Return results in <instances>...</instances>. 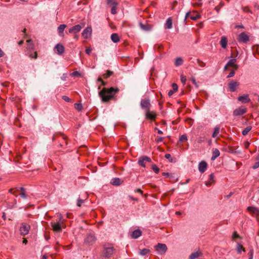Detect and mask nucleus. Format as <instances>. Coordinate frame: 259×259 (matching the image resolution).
Returning a JSON list of instances; mask_svg holds the SVG:
<instances>
[{
  "mask_svg": "<svg viewBox=\"0 0 259 259\" xmlns=\"http://www.w3.org/2000/svg\"><path fill=\"white\" fill-rule=\"evenodd\" d=\"M118 88H103L99 93V95L101 98L103 102H108L110 100L114 99V95L119 92Z\"/></svg>",
  "mask_w": 259,
  "mask_h": 259,
  "instance_id": "obj_1",
  "label": "nucleus"
},
{
  "mask_svg": "<svg viewBox=\"0 0 259 259\" xmlns=\"http://www.w3.org/2000/svg\"><path fill=\"white\" fill-rule=\"evenodd\" d=\"M227 39L226 37L223 36L220 40V45L223 48H226L227 45Z\"/></svg>",
  "mask_w": 259,
  "mask_h": 259,
  "instance_id": "obj_23",
  "label": "nucleus"
},
{
  "mask_svg": "<svg viewBox=\"0 0 259 259\" xmlns=\"http://www.w3.org/2000/svg\"><path fill=\"white\" fill-rule=\"evenodd\" d=\"M83 200L82 199H78L77 200V205L78 206H80L81 204L83 203Z\"/></svg>",
  "mask_w": 259,
  "mask_h": 259,
  "instance_id": "obj_50",
  "label": "nucleus"
},
{
  "mask_svg": "<svg viewBox=\"0 0 259 259\" xmlns=\"http://www.w3.org/2000/svg\"><path fill=\"white\" fill-rule=\"evenodd\" d=\"M150 250L149 249L144 248L140 250L139 254L142 255H146L150 252Z\"/></svg>",
  "mask_w": 259,
  "mask_h": 259,
  "instance_id": "obj_30",
  "label": "nucleus"
},
{
  "mask_svg": "<svg viewBox=\"0 0 259 259\" xmlns=\"http://www.w3.org/2000/svg\"><path fill=\"white\" fill-rule=\"evenodd\" d=\"M62 99L67 102H70L71 99L66 96H63Z\"/></svg>",
  "mask_w": 259,
  "mask_h": 259,
  "instance_id": "obj_44",
  "label": "nucleus"
},
{
  "mask_svg": "<svg viewBox=\"0 0 259 259\" xmlns=\"http://www.w3.org/2000/svg\"><path fill=\"white\" fill-rule=\"evenodd\" d=\"M183 63V60L181 57L177 58L175 60V65L176 66H180L182 65Z\"/></svg>",
  "mask_w": 259,
  "mask_h": 259,
  "instance_id": "obj_25",
  "label": "nucleus"
},
{
  "mask_svg": "<svg viewBox=\"0 0 259 259\" xmlns=\"http://www.w3.org/2000/svg\"><path fill=\"white\" fill-rule=\"evenodd\" d=\"M145 162L143 160V158L142 157H141L139 158V161H138V163L140 165H141L142 167H145Z\"/></svg>",
  "mask_w": 259,
  "mask_h": 259,
  "instance_id": "obj_38",
  "label": "nucleus"
},
{
  "mask_svg": "<svg viewBox=\"0 0 259 259\" xmlns=\"http://www.w3.org/2000/svg\"><path fill=\"white\" fill-rule=\"evenodd\" d=\"M235 74V72L234 70H232L230 73L229 74V75L227 76V78H231L233 76H234Z\"/></svg>",
  "mask_w": 259,
  "mask_h": 259,
  "instance_id": "obj_45",
  "label": "nucleus"
},
{
  "mask_svg": "<svg viewBox=\"0 0 259 259\" xmlns=\"http://www.w3.org/2000/svg\"><path fill=\"white\" fill-rule=\"evenodd\" d=\"M242 10L246 13H250L251 11L248 7H242Z\"/></svg>",
  "mask_w": 259,
  "mask_h": 259,
  "instance_id": "obj_49",
  "label": "nucleus"
},
{
  "mask_svg": "<svg viewBox=\"0 0 259 259\" xmlns=\"http://www.w3.org/2000/svg\"><path fill=\"white\" fill-rule=\"evenodd\" d=\"M140 106L142 109L145 110V112L148 111L151 106L150 99L149 98L142 99L140 102Z\"/></svg>",
  "mask_w": 259,
  "mask_h": 259,
  "instance_id": "obj_3",
  "label": "nucleus"
},
{
  "mask_svg": "<svg viewBox=\"0 0 259 259\" xmlns=\"http://www.w3.org/2000/svg\"><path fill=\"white\" fill-rule=\"evenodd\" d=\"M143 158V160L145 161V162H151V159L150 157L148 156H144L142 157Z\"/></svg>",
  "mask_w": 259,
  "mask_h": 259,
  "instance_id": "obj_48",
  "label": "nucleus"
},
{
  "mask_svg": "<svg viewBox=\"0 0 259 259\" xmlns=\"http://www.w3.org/2000/svg\"><path fill=\"white\" fill-rule=\"evenodd\" d=\"M238 100L242 103H247L250 101L248 94H244L239 96L238 98Z\"/></svg>",
  "mask_w": 259,
  "mask_h": 259,
  "instance_id": "obj_13",
  "label": "nucleus"
},
{
  "mask_svg": "<svg viewBox=\"0 0 259 259\" xmlns=\"http://www.w3.org/2000/svg\"><path fill=\"white\" fill-rule=\"evenodd\" d=\"M111 39L114 43H117L119 41V37L117 33H113L111 35Z\"/></svg>",
  "mask_w": 259,
  "mask_h": 259,
  "instance_id": "obj_22",
  "label": "nucleus"
},
{
  "mask_svg": "<svg viewBox=\"0 0 259 259\" xmlns=\"http://www.w3.org/2000/svg\"><path fill=\"white\" fill-rule=\"evenodd\" d=\"M57 222H59L60 223H62L63 222V217H62V214H59V220Z\"/></svg>",
  "mask_w": 259,
  "mask_h": 259,
  "instance_id": "obj_58",
  "label": "nucleus"
},
{
  "mask_svg": "<svg viewBox=\"0 0 259 259\" xmlns=\"http://www.w3.org/2000/svg\"><path fill=\"white\" fill-rule=\"evenodd\" d=\"M152 169H153V170L156 173V174H158L159 171V168L157 167V166L154 164H152Z\"/></svg>",
  "mask_w": 259,
  "mask_h": 259,
  "instance_id": "obj_39",
  "label": "nucleus"
},
{
  "mask_svg": "<svg viewBox=\"0 0 259 259\" xmlns=\"http://www.w3.org/2000/svg\"><path fill=\"white\" fill-rule=\"evenodd\" d=\"M236 250L238 253H241L242 251H245L244 248L240 243H237V246H236Z\"/></svg>",
  "mask_w": 259,
  "mask_h": 259,
  "instance_id": "obj_28",
  "label": "nucleus"
},
{
  "mask_svg": "<svg viewBox=\"0 0 259 259\" xmlns=\"http://www.w3.org/2000/svg\"><path fill=\"white\" fill-rule=\"evenodd\" d=\"M252 127L251 126H247L242 132V134L243 136H246L251 131Z\"/></svg>",
  "mask_w": 259,
  "mask_h": 259,
  "instance_id": "obj_29",
  "label": "nucleus"
},
{
  "mask_svg": "<svg viewBox=\"0 0 259 259\" xmlns=\"http://www.w3.org/2000/svg\"><path fill=\"white\" fill-rule=\"evenodd\" d=\"M55 49L56 50L58 54L61 55L64 52V47L63 45L58 44L56 45Z\"/></svg>",
  "mask_w": 259,
  "mask_h": 259,
  "instance_id": "obj_17",
  "label": "nucleus"
},
{
  "mask_svg": "<svg viewBox=\"0 0 259 259\" xmlns=\"http://www.w3.org/2000/svg\"><path fill=\"white\" fill-rule=\"evenodd\" d=\"M75 108L78 111H81L82 109V104L80 103H75L74 104Z\"/></svg>",
  "mask_w": 259,
  "mask_h": 259,
  "instance_id": "obj_37",
  "label": "nucleus"
},
{
  "mask_svg": "<svg viewBox=\"0 0 259 259\" xmlns=\"http://www.w3.org/2000/svg\"><path fill=\"white\" fill-rule=\"evenodd\" d=\"M66 27V25L65 24H61L58 27V32L60 35H62L63 34V31L64 29Z\"/></svg>",
  "mask_w": 259,
  "mask_h": 259,
  "instance_id": "obj_24",
  "label": "nucleus"
},
{
  "mask_svg": "<svg viewBox=\"0 0 259 259\" xmlns=\"http://www.w3.org/2000/svg\"><path fill=\"white\" fill-rule=\"evenodd\" d=\"M190 17L193 20H197L200 18V15L197 14L195 16H191Z\"/></svg>",
  "mask_w": 259,
  "mask_h": 259,
  "instance_id": "obj_43",
  "label": "nucleus"
},
{
  "mask_svg": "<svg viewBox=\"0 0 259 259\" xmlns=\"http://www.w3.org/2000/svg\"><path fill=\"white\" fill-rule=\"evenodd\" d=\"M114 249L112 246H104L103 255L106 257H110L113 253Z\"/></svg>",
  "mask_w": 259,
  "mask_h": 259,
  "instance_id": "obj_5",
  "label": "nucleus"
},
{
  "mask_svg": "<svg viewBox=\"0 0 259 259\" xmlns=\"http://www.w3.org/2000/svg\"><path fill=\"white\" fill-rule=\"evenodd\" d=\"M142 235V231L140 229H137L134 231L132 234V238L137 239L141 236Z\"/></svg>",
  "mask_w": 259,
  "mask_h": 259,
  "instance_id": "obj_18",
  "label": "nucleus"
},
{
  "mask_svg": "<svg viewBox=\"0 0 259 259\" xmlns=\"http://www.w3.org/2000/svg\"><path fill=\"white\" fill-rule=\"evenodd\" d=\"M9 193H11V194H15V192H16V191H13V189H10L9 190Z\"/></svg>",
  "mask_w": 259,
  "mask_h": 259,
  "instance_id": "obj_64",
  "label": "nucleus"
},
{
  "mask_svg": "<svg viewBox=\"0 0 259 259\" xmlns=\"http://www.w3.org/2000/svg\"><path fill=\"white\" fill-rule=\"evenodd\" d=\"M145 116L147 119L154 120L156 118V115L155 112L151 111L150 109L148 111L145 112Z\"/></svg>",
  "mask_w": 259,
  "mask_h": 259,
  "instance_id": "obj_14",
  "label": "nucleus"
},
{
  "mask_svg": "<svg viewBox=\"0 0 259 259\" xmlns=\"http://www.w3.org/2000/svg\"><path fill=\"white\" fill-rule=\"evenodd\" d=\"M110 183L114 186H119L121 184V180L118 178H114L111 181Z\"/></svg>",
  "mask_w": 259,
  "mask_h": 259,
  "instance_id": "obj_19",
  "label": "nucleus"
},
{
  "mask_svg": "<svg viewBox=\"0 0 259 259\" xmlns=\"http://www.w3.org/2000/svg\"><path fill=\"white\" fill-rule=\"evenodd\" d=\"M92 29L91 27H87L82 32V35L84 38H88L92 34Z\"/></svg>",
  "mask_w": 259,
  "mask_h": 259,
  "instance_id": "obj_12",
  "label": "nucleus"
},
{
  "mask_svg": "<svg viewBox=\"0 0 259 259\" xmlns=\"http://www.w3.org/2000/svg\"><path fill=\"white\" fill-rule=\"evenodd\" d=\"M175 92L173 90H170L168 91V95L169 96H171V95H172L174 94V93H175Z\"/></svg>",
  "mask_w": 259,
  "mask_h": 259,
  "instance_id": "obj_60",
  "label": "nucleus"
},
{
  "mask_svg": "<svg viewBox=\"0 0 259 259\" xmlns=\"http://www.w3.org/2000/svg\"><path fill=\"white\" fill-rule=\"evenodd\" d=\"M82 28V27L80 25L77 24L71 27L68 31L69 33L76 34L81 30Z\"/></svg>",
  "mask_w": 259,
  "mask_h": 259,
  "instance_id": "obj_10",
  "label": "nucleus"
},
{
  "mask_svg": "<svg viewBox=\"0 0 259 259\" xmlns=\"http://www.w3.org/2000/svg\"><path fill=\"white\" fill-rule=\"evenodd\" d=\"M165 157L168 159L170 161L172 162V159H170L171 158V155L170 154H166L165 155Z\"/></svg>",
  "mask_w": 259,
  "mask_h": 259,
  "instance_id": "obj_51",
  "label": "nucleus"
},
{
  "mask_svg": "<svg viewBox=\"0 0 259 259\" xmlns=\"http://www.w3.org/2000/svg\"><path fill=\"white\" fill-rule=\"evenodd\" d=\"M212 183V182L211 181H210L208 180V181H206V182H205V185H206V186H210V185H211Z\"/></svg>",
  "mask_w": 259,
  "mask_h": 259,
  "instance_id": "obj_61",
  "label": "nucleus"
},
{
  "mask_svg": "<svg viewBox=\"0 0 259 259\" xmlns=\"http://www.w3.org/2000/svg\"><path fill=\"white\" fill-rule=\"evenodd\" d=\"M246 111L247 109L243 106H241L235 109L233 111V115L234 116H239L245 114Z\"/></svg>",
  "mask_w": 259,
  "mask_h": 259,
  "instance_id": "obj_6",
  "label": "nucleus"
},
{
  "mask_svg": "<svg viewBox=\"0 0 259 259\" xmlns=\"http://www.w3.org/2000/svg\"><path fill=\"white\" fill-rule=\"evenodd\" d=\"M191 81L193 82V83L196 87H198V84L196 82V79L194 77L191 78Z\"/></svg>",
  "mask_w": 259,
  "mask_h": 259,
  "instance_id": "obj_56",
  "label": "nucleus"
},
{
  "mask_svg": "<svg viewBox=\"0 0 259 259\" xmlns=\"http://www.w3.org/2000/svg\"><path fill=\"white\" fill-rule=\"evenodd\" d=\"M240 83L233 80H231L228 83V88L230 92H234L237 88L239 85Z\"/></svg>",
  "mask_w": 259,
  "mask_h": 259,
  "instance_id": "obj_8",
  "label": "nucleus"
},
{
  "mask_svg": "<svg viewBox=\"0 0 259 259\" xmlns=\"http://www.w3.org/2000/svg\"><path fill=\"white\" fill-rule=\"evenodd\" d=\"M209 180L211 181L212 182H214V175H213V174H211L209 175Z\"/></svg>",
  "mask_w": 259,
  "mask_h": 259,
  "instance_id": "obj_54",
  "label": "nucleus"
},
{
  "mask_svg": "<svg viewBox=\"0 0 259 259\" xmlns=\"http://www.w3.org/2000/svg\"><path fill=\"white\" fill-rule=\"evenodd\" d=\"M207 163L204 161H201L198 165V169L200 172L203 173L204 172L207 167Z\"/></svg>",
  "mask_w": 259,
  "mask_h": 259,
  "instance_id": "obj_16",
  "label": "nucleus"
},
{
  "mask_svg": "<svg viewBox=\"0 0 259 259\" xmlns=\"http://www.w3.org/2000/svg\"><path fill=\"white\" fill-rule=\"evenodd\" d=\"M172 90L174 91L175 92H176L177 90H178V85L176 83H173L172 84Z\"/></svg>",
  "mask_w": 259,
  "mask_h": 259,
  "instance_id": "obj_47",
  "label": "nucleus"
},
{
  "mask_svg": "<svg viewBox=\"0 0 259 259\" xmlns=\"http://www.w3.org/2000/svg\"><path fill=\"white\" fill-rule=\"evenodd\" d=\"M172 27V23L171 18H168L164 25V28L166 29H171Z\"/></svg>",
  "mask_w": 259,
  "mask_h": 259,
  "instance_id": "obj_20",
  "label": "nucleus"
},
{
  "mask_svg": "<svg viewBox=\"0 0 259 259\" xmlns=\"http://www.w3.org/2000/svg\"><path fill=\"white\" fill-rule=\"evenodd\" d=\"M140 25L141 29L143 30H150V26L148 25H146L142 24V23H140Z\"/></svg>",
  "mask_w": 259,
  "mask_h": 259,
  "instance_id": "obj_36",
  "label": "nucleus"
},
{
  "mask_svg": "<svg viewBox=\"0 0 259 259\" xmlns=\"http://www.w3.org/2000/svg\"><path fill=\"white\" fill-rule=\"evenodd\" d=\"M154 248L158 254L161 255L164 254L167 250V247L166 244L160 243L154 246Z\"/></svg>",
  "mask_w": 259,
  "mask_h": 259,
  "instance_id": "obj_2",
  "label": "nucleus"
},
{
  "mask_svg": "<svg viewBox=\"0 0 259 259\" xmlns=\"http://www.w3.org/2000/svg\"><path fill=\"white\" fill-rule=\"evenodd\" d=\"M220 132V128L219 127H215L214 129V132L212 135L213 138L216 137Z\"/></svg>",
  "mask_w": 259,
  "mask_h": 259,
  "instance_id": "obj_34",
  "label": "nucleus"
},
{
  "mask_svg": "<svg viewBox=\"0 0 259 259\" xmlns=\"http://www.w3.org/2000/svg\"><path fill=\"white\" fill-rule=\"evenodd\" d=\"M220 152L218 149H214L212 151V156L211 158V160H215L218 157L220 156Z\"/></svg>",
  "mask_w": 259,
  "mask_h": 259,
  "instance_id": "obj_21",
  "label": "nucleus"
},
{
  "mask_svg": "<svg viewBox=\"0 0 259 259\" xmlns=\"http://www.w3.org/2000/svg\"><path fill=\"white\" fill-rule=\"evenodd\" d=\"M96 241V238L93 233H89L84 239V243L89 245H93Z\"/></svg>",
  "mask_w": 259,
  "mask_h": 259,
  "instance_id": "obj_4",
  "label": "nucleus"
},
{
  "mask_svg": "<svg viewBox=\"0 0 259 259\" xmlns=\"http://www.w3.org/2000/svg\"><path fill=\"white\" fill-rule=\"evenodd\" d=\"M27 42L29 44V46H28V48L33 50V44L32 43V40L28 39L27 40Z\"/></svg>",
  "mask_w": 259,
  "mask_h": 259,
  "instance_id": "obj_41",
  "label": "nucleus"
},
{
  "mask_svg": "<svg viewBox=\"0 0 259 259\" xmlns=\"http://www.w3.org/2000/svg\"><path fill=\"white\" fill-rule=\"evenodd\" d=\"M29 56H30V57H31L32 58L36 59L37 57V53L36 52H35L34 53V55H33L32 54H31L29 55Z\"/></svg>",
  "mask_w": 259,
  "mask_h": 259,
  "instance_id": "obj_53",
  "label": "nucleus"
},
{
  "mask_svg": "<svg viewBox=\"0 0 259 259\" xmlns=\"http://www.w3.org/2000/svg\"><path fill=\"white\" fill-rule=\"evenodd\" d=\"M201 254V253L198 251L193 252L190 256L189 259H196L198 258Z\"/></svg>",
  "mask_w": 259,
  "mask_h": 259,
  "instance_id": "obj_26",
  "label": "nucleus"
},
{
  "mask_svg": "<svg viewBox=\"0 0 259 259\" xmlns=\"http://www.w3.org/2000/svg\"><path fill=\"white\" fill-rule=\"evenodd\" d=\"M107 4H111L112 5L113 2H116L115 1H114L113 0H107Z\"/></svg>",
  "mask_w": 259,
  "mask_h": 259,
  "instance_id": "obj_63",
  "label": "nucleus"
},
{
  "mask_svg": "<svg viewBox=\"0 0 259 259\" xmlns=\"http://www.w3.org/2000/svg\"><path fill=\"white\" fill-rule=\"evenodd\" d=\"M240 238V236L238 234H237L236 232H234L233 234V239H235V238Z\"/></svg>",
  "mask_w": 259,
  "mask_h": 259,
  "instance_id": "obj_55",
  "label": "nucleus"
},
{
  "mask_svg": "<svg viewBox=\"0 0 259 259\" xmlns=\"http://www.w3.org/2000/svg\"><path fill=\"white\" fill-rule=\"evenodd\" d=\"M70 76H71L72 77H78L82 76L81 73L79 71H74L72 73H71L70 74Z\"/></svg>",
  "mask_w": 259,
  "mask_h": 259,
  "instance_id": "obj_35",
  "label": "nucleus"
},
{
  "mask_svg": "<svg viewBox=\"0 0 259 259\" xmlns=\"http://www.w3.org/2000/svg\"><path fill=\"white\" fill-rule=\"evenodd\" d=\"M20 190L21 191V193L20 194V196L25 199L27 198V195L25 193V189L23 187L20 188Z\"/></svg>",
  "mask_w": 259,
  "mask_h": 259,
  "instance_id": "obj_31",
  "label": "nucleus"
},
{
  "mask_svg": "<svg viewBox=\"0 0 259 259\" xmlns=\"http://www.w3.org/2000/svg\"><path fill=\"white\" fill-rule=\"evenodd\" d=\"M181 82L183 83V84H185L186 83V81L187 80V78H186V77L185 76H183L182 75L181 76Z\"/></svg>",
  "mask_w": 259,
  "mask_h": 259,
  "instance_id": "obj_46",
  "label": "nucleus"
},
{
  "mask_svg": "<svg viewBox=\"0 0 259 259\" xmlns=\"http://www.w3.org/2000/svg\"><path fill=\"white\" fill-rule=\"evenodd\" d=\"M112 7L111 10V13L112 14H116L117 13L116 12V8L117 6V2H113L112 3Z\"/></svg>",
  "mask_w": 259,
  "mask_h": 259,
  "instance_id": "obj_27",
  "label": "nucleus"
},
{
  "mask_svg": "<svg viewBox=\"0 0 259 259\" xmlns=\"http://www.w3.org/2000/svg\"><path fill=\"white\" fill-rule=\"evenodd\" d=\"M162 175L163 176H166V177H169V175H170V174L168 173V172H163L162 174Z\"/></svg>",
  "mask_w": 259,
  "mask_h": 259,
  "instance_id": "obj_62",
  "label": "nucleus"
},
{
  "mask_svg": "<svg viewBox=\"0 0 259 259\" xmlns=\"http://www.w3.org/2000/svg\"><path fill=\"white\" fill-rule=\"evenodd\" d=\"M259 167V161L255 162L254 164L252 166V168L255 169Z\"/></svg>",
  "mask_w": 259,
  "mask_h": 259,
  "instance_id": "obj_52",
  "label": "nucleus"
},
{
  "mask_svg": "<svg viewBox=\"0 0 259 259\" xmlns=\"http://www.w3.org/2000/svg\"><path fill=\"white\" fill-rule=\"evenodd\" d=\"M92 50V49L91 48H87V49H85V53L88 55H90Z\"/></svg>",
  "mask_w": 259,
  "mask_h": 259,
  "instance_id": "obj_57",
  "label": "nucleus"
},
{
  "mask_svg": "<svg viewBox=\"0 0 259 259\" xmlns=\"http://www.w3.org/2000/svg\"><path fill=\"white\" fill-rule=\"evenodd\" d=\"M179 140L181 142H184L185 141H187V136L185 135H183L182 136H181L180 137Z\"/></svg>",
  "mask_w": 259,
  "mask_h": 259,
  "instance_id": "obj_42",
  "label": "nucleus"
},
{
  "mask_svg": "<svg viewBox=\"0 0 259 259\" xmlns=\"http://www.w3.org/2000/svg\"><path fill=\"white\" fill-rule=\"evenodd\" d=\"M247 209L252 214L259 216V209L258 208L254 206H248Z\"/></svg>",
  "mask_w": 259,
  "mask_h": 259,
  "instance_id": "obj_15",
  "label": "nucleus"
},
{
  "mask_svg": "<svg viewBox=\"0 0 259 259\" xmlns=\"http://www.w3.org/2000/svg\"><path fill=\"white\" fill-rule=\"evenodd\" d=\"M30 228V227L29 225L25 223L22 224L20 228L21 235L23 236L27 235L29 232Z\"/></svg>",
  "mask_w": 259,
  "mask_h": 259,
  "instance_id": "obj_9",
  "label": "nucleus"
},
{
  "mask_svg": "<svg viewBox=\"0 0 259 259\" xmlns=\"http://www.w3.org/2000/svg\"><path fill=\"white\" fill-rule=\"evenodd\" d=\"M249 40V36L244 32H241L238 36V40L240 42L246 44Z\"/></svg>",
  "mask_w": 259,
  "mask_h": 259,
  "instance_id": "obj_7",
  "label": "nucleus"
},
{
  "mask_svg": "<svg viewBox=\"0 0 259 259\" xmlns=\"http://www.w3.org/2000/svg\"><path fill=\"white\" fill-rule=\"evenodd\" d=\"M198 65L201 67H203L205 66V63L199 59L197 60Z\"/></svg>",
  "mask_w": 259,
  "mask_h": 259,
  "instance_id": "obj_40",
  "label": "nucleus"
},
{
  "mask_svg": "<svg viewBox=\"0 0 259 259\" xmlns=\"http://www.w3.org/2000/svg\"><path fill=\"white\" fill-rule=\"evenodd\" d=\"M236 62V59L235 58H233L230 59L227 63V66L233 67L235 64V63Z\"/></svg>",
  "mask_w": 259,
  "mask_h": 259,
  "instance_id": "obj_33",
  "label": "nucleus"
},
{
  "mask_svg": "<svg viewBox=\"0 0 259 259\" xmlns=\"http://www.w3.org/2000/svg\"><path fill=\"white\" fill-rule=\"evenodd\" d=\"M163 138L161 137L157 138V139L156 140V141L157 143L161 142L163 141Z\"/></svg>",
  "mask_w": 259,
  "mask_h": 259,
  "instance_id": "obj_59",
  "label": "nucleus"
},
{
  "mask_svg": "<svg viewBox=\"0 0 259 259\" xmlns=\"http://www.w3.org/2000/svg\"><path fill=\"white\" fill-rule=\"evenodd\" d=\"M113 74V72L111 70H107L106 73L103 74V77L104 78L106 79L112 75Z\"/></svg>",
  "mask_w": 259,
  "mask_h": 259,
  "instance_id": "obj_32",
  "label": "nucleus"
},
{
  "mask_svg": "<svg viewBox=\"0 0 259 259\" xmlns=\"http://www.w3.org/2000/svg\"><path fill=\"white\" fill-rule=\"evenodd\" d=\"M51 226L54 231L56 232H60L62 231V228L61 223L59 222H51Z\"/></svg>",
  "mask_w": 259,
  "mask_h": 259,
  "instance_id": "obj_11",
  "label": "nucleus"
}]
</instances>
